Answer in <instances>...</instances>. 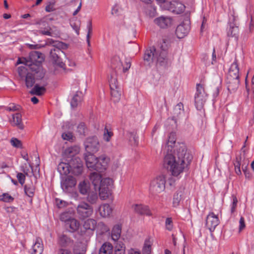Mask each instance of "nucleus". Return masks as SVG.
Returning a JSON list of instances; mask_svg holds the SVG:
<instances>
[{
  "mask_svg": "<svg viewBox=\"0 0 254 254\" xmlns=\"http://www.w3.org/2000/svg\"><path fill=\"white\" fill-rule=\"evenodd\" d=\"M192 156L184 143L175 145L174 153H168L164 157L163 166L174 176H178L190 164Z\"/></svg>",
  "mask_w": 254,
  "mask_h": 254,
  "instance_id": "nucleus-1",
  "label": "nucleus"
},
{
  "mask_svg": "<svg viewBox=\"0 0 254 254\" xmlns=\"http://www.w3.org/2000/svg\"><path fill=\"white\" fill-rule=\"evenodd\" d=\"M166 178L164 175H160L152 179L150 183L149 191L153 194L156 195L165 189Z\"/></svg>",
  "mask_w": 254,
  "mask_h": 254,
  "instance_id": "nucleus-2",
  "label": "nucleus"
},
{
  "mask_svg": "<svg viewBox=\"0 0 254 254\" xmlns=\"http://www.w3.org/2000/svg\"><path fill=\"white\" fill-rule=\"evenodd\" d=\"M249 160L246 159L245 156H242V155H240L236 157V161L234 163L235 166V172L238 175H241V166L244 172L246 178H250L251 175L249 173L247 172V167L249 165Z\"/></svg>",
  "mask_w": 254,
  "mask_h": 254,
  "instance_id": "nucleus-3",
  "label": "nucleus"
},
{
  "mask_svg": "<svg viewBox=\"0 0 254 254\" xmlns=\"http://www.w3.org/2000/svg\"><path fill=\"white\" fill-rule=\"evenodd\" d=\"M204 88L200 84L196 85V92L194 96V104L196 108L200 110L203 108L206 100Z\"/></svg>",
  "mask_w": 254,
  "mask_h": 254,
  "instance_id": "nucleus-4",
  "label": "nucleus"
},
{
  "mask_svg": "<svg viewBox=\"0 0 254 254\" xmlns=\"http://www.w3.org/2000/svg\"><path fill=\"white\" fill-rule=\"evenodd\" d=\"M168 48V45L166 40L163 39L162 42L160 43L159 48L156 49V51H159V57L158 58L157 60L161 64V66H166L168 64V59L167 56Z\"/></svg>",
  "mask_w": 254,
  "mask_h": 254,
  "instance_id": "nucleus-5",
  "label": "nucleus"
},
{
  "mask_svg": "<svg viewBox=\"0 0 254 254\" xmlns=\"http://www.w3.org/2000/svg\"><path fill=\"white\" fill-rule=\"evenodd\" d=\"M77 214L80 219L90 217L93 213V208L88 203L81 202L76 207Z\"/></svg>",
  "mask_w": 254,
  "mask_h": 254,
  "instance_id": "nucleus-6",
  "label": "nucleus"
},
{
  "mask_svg": "<svg viewBox=\"0 0 254 254\" xmlns=\"http://www.w3.org/2000/svg\"><path fill=\"white\" fill-rule=\"evenodd\" d=\"M159 51H156V49L154 47L147 49L144 55V60L145 64L149 65L155 62L157 64L161 65V64L157 60L158 58L159 57Z\"/></svg>",
  "mask_w": 254,
  "mask_h": 254,
  "instance_id": "nucleus-7",
  "label": "nucleus"
},
{
  "mask_svg": "<svg viewBox=\"0 0 254 254\" xmlns=\"http://www.w3.org/2000/svg\"><path fill=\"white\" fill-rule=\"evenodd\" d=\"M84 146L87 153H95L99 148V140L96 136L89 137L84 142Z\"/></svg>",
  "mask_w": 254,
  "mask_h": 254,
  "instance_id": "nucleus-8",
  "label": "nucleus"
},
{
  "mask_svg": "<svg viewBox=\"0 0 254 254\" xmlns=\"http://www.w3.org/2000/svg\"><path fill=\"white\" fill-rule=\"evenodd\" d=\"M66 48H55L53 47L50 50V56L55 64L58 65L61 67H64V64L61 60L62 56L64 55L62 49Z\"/></svg>",
  "mask_w": 254,
  "mask_h": 254,
  "instance_id": "nucleus-9",
  "label": "nucleus"
},
{
  "mask_svg": "<svg viewBox=\"0 0 254 254\" xmlns=\"http://www.w3.org/2000/svg\"><path fill=\"white\" fill-rule=\"evenodd\" d=\"M76 184L75 179L70 176L63 178L61 182L62 189L65 192L70 193L73 191Z\"/></svg>",
  "mask_w": 254,
  "mask_h": 254,
  "instance_id": "nucleus-10",
  "label": "nucleus"
},
{
  "mask_svg": "<svg viewBox=\"0 0 254 254\" xmlns=\"http://www.w3.org/2000/svg\"><path fill=\"white\" fill-rule=\"evenodd\" d=\"M26 65L28 66L32 73L35 75L37 80L42 79L45 75V72L41 64L36 63L26 62Z\"/></svg>",
  "mask_w": 254,
  "mask_h": 254,
  "instance_id": "nucleus-11",
  "label": "nucleus"
},
{
  "mask_svg": "<svg viewBox=\"0 0 254 254\" xmlns=\"http://www.w3.org/2000/svg\"><path fill=\"white\" fill-rule=\"evenodd\" d=\"M164 7L168 10L175 14H180L184 12L185 6L182 3L174 0L171 2H166Z\"/></svg>",
  "mask_w": 254,
  "mask_h": 254,
  "instance_id": "nucleus-12",
  "label": "nucleus"
},
{
  "mask_svg": "<svg viewBox=\"0 0 254 254\" xmlns=\"http://www.w3.org/2000/svg\"><path fill=\"white\" fill-rule=\"evenodd\" d=\"M70 172L74 175L78 176L81 174L83 168L82 164L80 158L74 157L70 161Z\"/></svg>",
  "mask_w": 254,
  "mask_h": 254,
  "instance_id": "nucleus-13",
  "label": "nucleus"
},
{
  "mask_svg": "<svg viewBox=\"0 0 254 254\" xmlns=\"http://www.w3.org/2000/svg\"><path fill=\"white\" fill-rule=\"evenodd\" d=\"M219 223L218 218L214 213L211 212L207 215L206 225L210 231H213Z\"/></svg>",
  "mask_w": 254,
  "mask_h": 254,
  "instance_id": "nucleus-14",
  "label": "nucleus"
},
{
  "mask_svg": "<svg viewBox=\"0 0 254 254\" xmlns=\"http://www.w3.org/2000/svg\"><path fill=\"white\" fill-rule=\"evenodd\" d=\"M190 29L189 22H184L178 25L176 30V34L178 38H183L186 36Z\"/></svg>",
  "mask_w": 254,
  "mask_h": 254,
  "instance_id": "nucleus-15",
  "label": "nucleus"
},
{
  "mask_svg": "<svg viewBox=\"0 0 254 254\" xmlns=\"http://www.w3.org/2000/svg\"><path fill=\"white\" fill-rule=\"evenodd\" d=\"M84 159L88 168L96 171V164H97V157L93 153H86L84 155Z\"/></svg>",
  "mask_w": 254,
  "mask_h": 254,
  "instance_id": "nucleus-16",
  "label": "nucleus"
},
{
  "mask_svg": "<svg viewBox=\"0 0 254 254\" xmlns=\"http://www.w3.org/2000/svg\"><path fill=\"white\" fill-rule=\"evenodd\" d=\"M111 66L113 68L116 70H121L123 68V72H126L130 68V64L127 63V66L123 67V63L121 62L118 56L114 57L111 60Z\"/></svg>",
  "mask_w": 254,
  "mask_h": 254,
  "instance_id": "nucleus-17",
  "label": "nucleus"
},
{
  "mask_svg": "<svg viewBox=\"0 0 254 254\" xmlns=\"http://www.w3.org/2000/svg\"><path fill=\"white\" fill-rule=\"evenodd\" d=\"M239 83V77H227V89L231 92H235L237 90Z\"/></svg>",
  "mask_w": 254,
  "mask_h": 254,
  "instance_id": "nucleus-18",
  "label": "nucleus"
},
{
  "mask_svg": "<svg viewBox=\"0 0 254 254\" xmlns=\"http://www.w3.org/2000/svg\"><path fill=\"white\" fill-rule=\"evenodd\" d=\"M154 22L162 28L170 26L172 23V19L170 17L160 16L154 19Z\"/></svg>",
  "mask_w": 254,
  "mask_h": 254,
  "instance_id": "nucleus-19",
  "label": "nucleus"
},
{
  "mask_svg": "<svg viewBox=\"0 0 254 254\" xmlns=\"http://www.w3.org/2000/svg\"><path fill=\"white\" fill-rule=\"evenodd\" d=\"M65 229L70 233H74L77 231L80 226L79 222L75 218L68 220L64 224Z\"/></svg>",
  "mask_w": 254,
  "mask_h": 254,
  "instance_id": "nucleus-20",
  "label": "nucleus"
},
{
  "mask_svg": "<svg viewBox=\"0 0 254 254\" xmlns=\"http://www.w3.org/2000/svg\"><path fill=\"white\" fill-rule=\"evenodd\" d=\"M134 211L140 215H151V213L147 206L135 204L132 206Z\"/></svg>",
  "mask_w": 254,
  "mask_h": 254,
  "instance_id": "nucleus-21",
  "label": "nucleus"
},
{
  "mask_svg": "<svg viewBox=\"0 0 254 254\" xmlns=\"http://www.w3.org/2000/svg\"><path fill=\"white\" fill-rule=\"evenodd\" d=\"M109 160V158L105 155H102L99 158H97L96 171L98 172H102L105 170Z\"/></svg>",
  "mask_w": 254,
  "mask_h": 254,
  "instance_id": "nucleus-22",
  "label": "nucleus"
},
{
  "mask_svg": "<svg viewBox=\"0 0 254 254\" xmlns=\"http://www.w3.org/2000/svg\"><path fill=\"white\" fill-rule=\"evenodd\" d=\"M29 59L28 62L30 63L41 64L44 60V57L41 53L38 51H32L29 54Z\"/></svg>",
  "mask_w": 254,
  "mask_h": 254,
  "instance_id": "nucleus-23",
  "label": "nucleus"
},
{
  "mask_svg": "<svg viewBox=\"0 0 254 254\" xmlns=\"http://www.w3.org/2000/svg\"><path fill=\"white\" fill-rule=\"evenodd\" d=\"M31 254H41L44 250L42 240L40 238H37L34 244L32 246Z\"/></svg>",
  "mask_w": 254,
  "mask_h": 254,
  "instance_id": "nucleus-24",
  "label": "nucleus"
},
{
  "mask_svg": "<svg viewBox=\"0 0 254 254\" xmlns=\"http://www.w3.org/2000/svg\"><path fill=\"white\" fill-rule=\"evenodd\" d=\"M227 77H239V68L236 59L231 64Z\"/></svg>",
  "mask_w": 254,
  "mask_h": 254,
  "instance_id": "nucleus-25",
  "label": "nucleus"
},
{
  "mask_svg": "<svg viewBox=\"0 0 254 254\" xmlns=\"http://www.w3.org/2000/svg\"><path fill=\"white\" fill-rule=\"evenodd\" d=\"M98 211L101 216L106 217L112 213V208L109 204L105 203L100 206Z\"/></svg>",
  "mask_w": 254,
  "mask_h": 254,
  "instance_id": "nucleus-26",
  "label": "nucleus"
},
{
  "mask_svg": "<svg viewBox=\"0 0 254 254\" xmlns=\"http://www.w3.org/2000/svg\"><path fill=\"white\" fill-rule=\"evenodd\" d=\"M59 243L61 246L68 247L73 244V241L67 235L62 234L59 237Z\"/></svg>",
  "mask_w": 254,
  "mask_h": 254,
  "instance_id": "nucleus-27",
  "label": "nucleus"
},
{
  "mask_svg": "<svg viewBox=\"0 0 254 254\" xmlns=\"http://www.w3.org/2000/svg\"><path fill=\"white\" fill-rule=\"evenodd\" d=\"M71 164L61 162L58 166V171L61 175H67L70 172Z\"/></svg>",
  "mask_w": 254,
  "mask_h": 254,
  "instance_id": "nucleus-28",
  "label": "nucleus"
},
{
  "mask_svg": "<svg viewBox=\"0 0 254 254\" xmlns=\"http://www.w3.org/2000/svg\"><path fill=\"white\" fill-rule=\"evenodd\" d=\"M82 97L83 94L81 92L77 91L76 92L70 102V105L72 108L74 109L78 106L82 100Z\"/></svg>",
  "mask_w": 254,
  "mask_h": 254,
  "instance_id": "nucleus-29",
  "label": "nucleus"
},
{
  "mask_svg": "<svg viewBox=\"0 0 254 254\" xmlns=\"http://www.w3.org/2000/svg\"><path fill=\"white\" fill-rule=\"evenodd\" d=\"M90 180L94 186L95 190L96 191V188L99 187L101 181H102L101 176L97 172H93L90 175Z\"/></svg>",
  "mask_w": 254,
  "mask_h": 254,
  "instance_id": "nucleus-30",
  "label": "nucleus"
},
{
  "mask_svg": "<svg viewBox=\"0 0 254 254\" xmlns=\"http://www.w3.org/2000/svg\"><path fill=\"white\" fill-rule=\"evenodd\" d=\"M47 85V83H44L43 84V86L40 87L38 84H36L30 91V94L37 96H41L43 95L46 91L45 86Z\"/></svg>",
  "mask_w": 254,
  "mask_h": 254,
  "instance_id": "nucleus-31",
  "label": "nucleus"
},
{
  "mask_svg": "<svg viewBox=\"0 0 254 254\" xmlns=\"http://www.w3.org/2000/svg\"><path fill=\"white\" fill-rule=\"evenodd\" d=\"M227 30V35L229 37H234L235 39L238 38L239 32L238 27L234 23H230Z\"/></svg>",
  "mask_w": 254,
  "mask_h": 254,
  "instance_id": "nucleus-32",
  "label": "nucleus"
},
{
  "mask_svg": "<svg viewBox=\"0 0 254 254\" xmlns=\"http://www.w3.org/2000/svg\"><path fill=\"white\" fill-rule=\"evenodd\" d=\"M12 122L14 125L20 129H23L24 126L22 122V116L20 113H16L12 115Z\"/></svg>",
  "mask_w": 254,
  "mask_h": 254,
  "instance_id": "nucleus-33",
  "label": "nucleus"
},
{
  "mask_svg": "<svg viewBox=\"0 0 254 254\" xmlns=\"http://www.w3.org/2000/svg\"><path fill=\"white\" fill-rule=\"evenodd\" d=\"M121 226L117 224L113 228L112 231V238L115 242L119 240L121 236Z\"/></svg>",
  "mask_w": 254,
  "mask_h": 254,
  "instance_id": "nucleus-34",
  "label": "nucleus"
},
{
  "mask_svg": "<svg viewBox=\"0 0 254 254\" xmlns=\"http://www.w3.org/2000/svg\"><path fill=\"white\" fill-rule=\"evenodd\" d=\"M35 78L36 77L35 75H33V73L28 72L25 77V81L26 87L27 88H31L33 86L35 82Z\"/></svg>",
  "mask_w": 254,
  "mask_h": 254,
  "instance_id": "nucleus-35",
  "label": "nucleus"
},
{
  "mask_svg": "<svg viewBox=\"0 0 254 254\" xmlns=\"http://www.w3.org/2000/svg\"><path fill=\"white\" fill-rule=\"evenodd\" d=\"M111 89V95L114 102H118L121 98L122 91L120 87L116 88H112Z\"/></svg>",
  "mask_w": 254,
  "mask_h": 254,
  "instance_id": "nucleus-36",
  "label": "nucleus"
},
{
  "mask_svg": "<svg viewBox=\"0 0 254 254\" xmlns=\"http://www.w3.org/2000/svg\"><path fill=\"white\" fill-rule=\"evenodd\" d=\"M99 190V194L100 198L102 199H105L108 198L111 194V188L97 187L96 190Z\"/></svg>",
  "mask_w": 254,
  "mask_h": 254,
  "instance_id": "nucleus-37",
  "label": "nucleus"
},
{
  "mask_svg": "<svg viewBox=\"0 0 254 254\" xmlns=\"http://www.w3.org/2000/svg\"><path fill=\"white\" fill-rule=\"evenodd\" d=\"M112 250V245L110 243H106L100 249L99 254H111Z\"/></svg>",
  "mask_w": 254,
  "mask_h": 254,
  "instance_id": "nucleus-38",
  "label": "nucleus"
},
{
  "mask_svg": "<svg viewBox=\"0 0 254 254\" xmlns=\"http://www.w3.org/2000/svg\"><path fill=\"white\" fill-rule=\"evenodd\" d=\"M96 225V221L94 219H88L84 222L83 227L86 230L93 231L95 229Z\"/></svg>",
  "mask_w": 254,
  "mask_h": 254,
  "instance_id": "nucleus-39",
  "label": "nucleus"
},
{
  "mask_svg": "<svg viewBox=\"0 0 254 254\" xmlns=\"http://www.w3.org/2000/svg\"><path fill=\"white\" fill-rule=\"evenodd\" d=\"M184 189L178 190L174 194L173 200V204L174 207L178 206L182 199Z\"/></svg>",
  "mask_w": 254,
  "mask_h": 254,
  "instance_id": "nucleus-40",
  "label": "nucleus"
},
{
  "mask_svg": "<svg viewBox=\"0 0 254 254\" xmlns=\"http://www.w3.org/2000/svg\"><path fill=\"white\" fill-rule=\"evenodd\" d=\"M152 243L150 239H147L145 240L143 247L142 250L143 254H150L151 252V247Z\"/></svg>",
  "mask_w": 254,
  "mask_h": 254,
  "instance_id": "nucleus-41",
  "label": "nucleus"
},
{
  "mask_svg": "<svg viewBox=\"0 0 254 254\" xmlns=\"http://www.w3.org/2000/svg\"><path fill=\"white\" fill-rule=\"evenodd\" d=\"M46 45H51L53 47L66 48V45L62 42L54 41L52 39H48L46 42Z\"/></svg>",
  "mask_w": 254,
  "mask_h": 254,
  "instance_id": "nucleus-42",
  "label": "nucleus"
},
{
  "mask_svg": "<svg viewBox=\"0 0 254 254\" xmlns=\"http://www.w3.org/2000/svg\"><path fill=\"white\" fill-rule=\"evenodd\" d=\"M47 25H48V23L45 20H44L43 23H42L41 25H42L43 26H45V28H44V30L41 29V30H39V33L42 35L52 36V32L51 31L52 29L49 25L46 26Z\"/></svg>",
  "mask_w": 254,
  "mask_h": 254,
  "instance_id": "nucleus-43",
  "label": "nucleus"
},
{
  "mask_svg": "<svg viewBox=\"0 0 254 254\" xmlns=\"http://www.w3.org/2000/svg\"><path fill=\"white\" fill-rule=\"evenodd\" d=\"M113 185V181L109 178L102 179L98 187L112 188Z\"/></svg>",
  "mask_w": 254,
  "mask_h": 254,
  "instance_id": "nucleus-44",
  "label": "nucleus"
},
{
  "mask_svg": "<svg viewBox=\"0 0 254 254\" xmlns=\"http://www.w3.org/2000/svg\"><path fill=\"white\" fill-rule=\"evenodd\" d=\"M109 84L110 89L116 88L118 87H120L119 85L117 77L114 73L111 75L110 78L109 79Z\"/></svg>",
  "mask_w": 254,
  "mask_h": 254,
  "instance_id": "nucleus-45",
  "label": "nucleus"
},
{
  "mask_svg": "<svg viewBox=\"0 0 254 254\" xmlns=\"http://www.w3.org/2000/svg\"><path fill=\"white\" fill-rule=\"evenodd\" d=\"M78 189L79 192L82 194H86L88 191L89 187L87 183L85 181L80 182L78 185Z\"/></svg>",
  "mask_w": 254,
  "mask_h": 254,
  "instance_id": "nucleus-46",
  "label": "nucleus"
},
{
  "mask_svg": "<svg viewBox=\"0 0 254 254\" xmlns=\"http://www.w3.org/2000/svg\"><path fill=\"white\" fill-rule=\"evenodd\" d=\"M98 199V195L96 192L92 191L89 192L87 197V201L91 204H94L96 203Z\"/></svg>",
  "mask_w": 254,
  "mask_h": 254,
  "instance_id": "nucleus-47",
  "label": "nucleus"
},
{
  "mask_svg": "<svg viewBox=\"0 0 254 254\" xmlns=\"http://www.w3.org/2000/svg\"><path fill=\"white\" fill-rule=\"evenodd\" d=\"M56 1V0H50L48 2L45 7L46 11L50 12L54 11L56 10L55 7Z\"/></svg>",
  "mask_w": 254,
  "mask_h": 254,
  "instance_id": "nucleus-48",
  "label": "nucleus"
},
{
  "mask_svg": "<svg viewBox=\"0 0 254 254\" xmlns=\"http://www.w3.org/2000/svg\"><path fill=\"white\" fill-rule=\"evenodd\" d=\"M14 198L7 193H4L0 195V200L5 202H11L13 200Z\"/></svg>",
  "mask_w": 254,
  "mask_h": 254,
  "instance_id": "nucleus-49",
  "label": "nucleus"
},
{
  "mask_svg": "<svg viewBox=\"0 0 254 254\" xmlns=\"http://www.w3.org/2000/svg\"><path fill=\"white\" fill-rule=\"evenodd\" d=\"M87 28L88 29V33L86 35V40L88 44V46H90V34L92 33V21L91 20H89L88 22V24L87 25Z\"/></svg>",
  "mask_w": 254,
  "mask_h": 254,
  "instance_id": "nucleus-50",
  "label": "nucleus"
},
{
  "mask_svg": "<svg viewBox=\"0 0 254 254\" xmlns=\"http://www.w3.org/2000/svg\"><path fill=\"white\" fill-rule=\"evenodd\" d=\"M72 218H73L70 216V214L67 212H65L62 213L60 216V220L64 222V224H65L67 221L70 220Z\"/></svg>",
  "mask_w": 254,
  "mask_h": 254,
  "instance_id": "nucleus-51",
  "label": "nucleus"
},
{
  "mask_svg": "<svg viewBox=\"0 0 254 254\" xmlns=\"http://www.w3.org/2000/svg\"><path fill=\"white\" fill-rule=\"evenodd\" d=\"M113 135V133L112 131H110L106 127L104 129V134H103V138L104 140L107 142H109L110 140L111 137Z\"/></svg>",
  "mask_w": 254,
  "mask_h": 254,
  "instance_id": "nucleus-52",
  "label": "nucleus"
},
{
  "mask_svg": "<svg viewBox=\"0 0 254 254\" xmlns=\"http://www.w3.org/2000/svg\"><path fill=\"white\" fill-rule=\"evenodd\" d=\"M251 20L249 24V31L252 32L254 31V10L250 13Z\"/></svg>",
  "mask_w": 254,
  "mask_h": 254,
  "instance_id": "nucleus-53",
  "label": "nucleus"
},
{
  "mask_svg": "<svg viewBox=\"0 0 254 254\" xmlns=\"http://www.w3.org/2000/svg\"><path fill=\"white\" fill-rule=\"evenodd\" d=\"M127 135L129 140L131 143L136 145L137 143V139L136 137V133L134 131L127 132Z\"/></svg>",
  "mask_w": 254,
  "mask_h": 254,
  "instance_id": "nucleus-54",
  "label": "nucleus"
},
{
  "mask_svg": "<svg viewBox=\"0 0 254 254\" xmlns=\"http://www.w3.org/2000/svg\"><path fill=\"white\" fill-rule=\"evenodd\" d=\"M27 70H28V69L26 68L24 66H20L18 67V73L19 76L21 78H25L26 76L25 74H26L27 73Z\"/></svg>",
  "mask_w": 254,
  "mask_h": 254,
  "instance_id": "nucleus-55",
  "label": "nucleus"
},
{
  "mask_svg": "<svg viewBox=\"0 0 254 254\" xmlns=\"http://www.w3.org/2000/svg\"><path fill=\"white\" fill-rule=\"evenodd\" d=\"M183 104L182 103H179L176 106L174 109V114L175 116L179 117L183 113V111L181 110Z\"/></svg>",
  "mask_w": 254,
  "mask_h": 254,
  "instance_id": "nucleus-56",
  "label": "nucleus"
},
{
  "mask_svg": "<svg viewBox=\"0 0 254 254\" xmlns=\"http://www.w3.org/2000/svg\"><path fill=\"white\" fill-rule=\"evenodd\" d=\"M10 142L11 145L17 148H21L22 147V143L21 142L16 138H12L10 140Z\"/></svg>",
  "mask_w": 254,
  "mask_h": 254,
  "instance_id": "nucleus-57",
  "label": "nucleus"
},
{
  "mask_svg": "<svg viewBox=\"0 0 254 254\" xmlns=\"http://www.w3.org/2000/svg\"><path fill=\"white\" fill-rule=\"evenodd\" d=\"M62 138L64 140H66L68 141H72L73 140V136L72 133L70 132H64L62 135Z\"/></svg>",
  "mask_w": 254,
  "mask_h": 254,
  "instance_id": "nucleus-58",
  "label": "nucleus"
},
{
  "mask_svg": "<svg viewBox=\"0 0 254 254\" xmlns=\"http://www.w3.org/2000/svg\"><path fill=\"white\" fill-rule=\"evenodd\" d=\"M25 193L29 197H32L34 194V189L33 187H28L27 185L24 187Z\"/></svg>",
  "mask_w": 254,
  "mask_h": 254,
  "instance_id": "nucleus-59",
  "label": "nucleus"
},
{
  "mask_svg": "<svg viewBox=\"0 0 254 254\" xmlns=\"http://www.w3.org/2000/svg\"><path fill=\"white\" fill-rule=\"evenodd\" d=\"M85 126L83 123H80L77 126V131L81 135H84L85 131Z\"/></svg>",
  "mask_w": 254,
  "mask_h": 254,
  "instance_id": "nucleus-60",
  "label": "nucleus"
},
{
  "mask_svg": "<svg viewBox=\"0 0 254 254\" xmlns=\"http://www.w3.org/2000/svg\"><path fill=\"white\" fill-rule=\"evenodd\" d=\"M166 229L169 231H171L173 229V222L171 218H167L165 221Z\"/></svg>",
  "mask_w": 254,
  "mask_h": 254,
  "instance_id": "nucleus-61",
  "label": "nucleus"
},
{
  "mask_svg": "<svg viewBox=\"0 0 254 254\" xmlns=\"http://www.w3.org/2000/svg\"><path fill=\"white\" fill-rule=\"evenodd\" d=\"M16 177L18 180L19 183L23 185L25 183V175L22 173H18L17 174Z\"/></svg>",
  "mask_w": 254,
  "mask_h": 254,
  "instance_id": "nucleus-62",
  "label": "nucleus"
},
{
  "mask_svg": "<svg viewBox=\"0 0 254 254\" xmlns=\"http://www.w3.org/2000/svg\"><path fill=\"white\" fill-rule=\"evenodd\" d=\"M238 200L235 196H233V202L231 207V212L233 213L236 210V208L237 205Z\"/></svg>",
  "mask_w": 254,
  "mask_h": 254,
  "instance_id": "nucleus-63",
  "label": "nucleus"
},
{
  "mask_svg": "<svg viewBox=\"0 0 254 254\" xmlns=\"http://www.w3.org/2000/svg\"><path fill=\"white\" fill-rule=\"evenodd\" d=\"M20 108V106L16 105L14 104H11L8 107H6V110L9 111H15L19 110Z\"/></svg>",
  "mask_w": 254,
  "mask_h": 254,
  "instance_id": "nucleus-64",
  "label": "nucleus"
}]
</instances>
